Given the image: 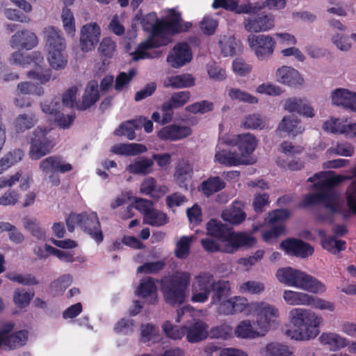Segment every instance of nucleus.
Masks as SVG:
<instances>
[{"label":"nucleus","instance_id":"nucleus-57","mask_svg":"<svg viewBox=\"0 0 356 356\" xmlns=\"http://www.w3.org/2000/svg\"><path fill=\"white\" fill-rule=\"evenodd\" d=\"M165 265V262L161 260L152 262H146L138 267L137 273L155 274L162 270L164 268Z\"/></svg>","mask_w":356,"mask_h":356},{"label":"nucleus","instance_id":"nucleus-62","mask_svg":"<svg viewBox=\"0 0 356 356\" xmlns=\"http://www.w3.org/2000/svg\"><path fill=\"white\" fill-rule=\"evenodd\" d=\"M17 91L19 93L26 95V94H35L40 96L43 94V88L34 83L25 81L21 82L17 85Z\"/></svg>","mask_w":356,"mask_h":356},{"label":"nucleus","instance_id":"nucleus-26","mask_svg":"<svg viewBox=\"0 0 356 356\" xmlns=\"http://www.w3.org/2000/svg\"><path fill=\"white\" fill-rule=\"evenodd\" d=\"M334 104L342 106L356 111V92H352L347 89L337 88L332 94Z\"/></svg>","mask_w":356,"mask_h":356},{"label":"nucleus","instance_id":"nucleus-37","mask_svg":"<svg viewBox=\"0 0 356 356\" xmlns=\"http://www.w3.org/2000/svg\"><path fill=\"white\" fill-rule=\"evenodd\" d=\"M242 206L241 202L234 201L230 210L222 213L223 219L232 225L241 223L246 218V213Z\"/></svg>","mask_w":356,"mask_h":356},{"label":"nucleus","instance_id":"nucleus-10","mask_svg":"<svg viewBox=\"0 0 356 356\" xmlns=\"http://www.w3.org/2000/svg\"><path fill=\"white\" fill-rule=\"evenodd\" d=\"M191 26V24L187 22L181 24V14L174 9L169 10L168 19L159 23L156 31L159 32L157 40L159 42H169L167 36L173 35L184 31H186Z\"/></svg>","mask_w":356,"mask_h":356},{"label":"nucleus","instance_id":"nucleus-23","mask_svg":"<svg viewBox=\"0 0 356 356\" xmlns=\"http://www.w3.org/2000/svg\"><path fill=\"white\" fill-rule=\"evenodd\" d=\"M40 106L44 113L49 114L54 118L55 122L59 127L63 129L70 127L75 119L74 115H65L64 113L59 111L57 107V103L54 104L51 102V104H47V102H44L42 103Z\"/></svg>","mask_w":356,"mask_h":356},{"label":"nucleus","instance_id":"nucleus-44","mask_svg":"<svg viewBox=\"0 0 356 356\" xmlns=\"http://www.w3.org/2000/svg\"><path fill=\"white\" fill-rule=\"evenodd\" d=\"M162 331L165 336L172 340H181L186 335V325L178 326L169 321L162 325Z\"/></svg>","mask_w":356,"mask_h":356},{"label":"nucleus","instance_id":"nucleus-54","mask_svg":"<svg viewBox=\"0 0 356 356\" xmlns=\"http://www.w3.org/2000/svg\"><path fill=\"white\" fill-rule=\"evenodd\" d=\"M356 177V170L354 171ZM346 204L350 213L356 215V181H353L346 191Z\"/></svg>","mask_w":356,"mask_h":356},{"label":"nucleus","instance_id":"nucleus-38","mask_svg":"<svg viewBox=\"0 0 356 356\" xmlns=\"http://www.w3.org/2000/svg\"><path fill=\"white\" fill-rule=\"evenodd\" d=\"M211 292L213 293L211 297V303L217 305L224 299L229 298L230 295V284L228 281L215 280L213 289H212Z\"/></svg>","mask_w":356,"mask_h":356},{"label":"nucleus","instance_id":"nucleus-45","mask_svg":"<svg viewBox=\"0 0 356 356\" xmlns=\"http://www.w3.org/2000/svg\"><path fill=\"white\" fill-rule=\"evenodd\" d=\"M38 120L35 115L21 114L14 121V127L17 132L21 133L35 126Z\"/></svg>","mask_w":356,"mask_h":356},{"label":"nucleus","instance_id":"nucleus-16","mask_svg":"<svg viewBox=\"0 0 356 356\" xmlns=\"http://www.w3.org/2000/svg\"><path fill=\"white\" fill-rule=\"evenodd\" d=\"M223 143L237 146L241 156L248 159L255 150L258 140L254 135L248 133L234 136L231 139L223 140Z\"/></svg>","mask_w":356,"mask_h":356},{"label":"nucleus","instance_id":"nucleus-60","mask_svg":"<svg viewBox=\"0 0 356 356\" xmlns=\"http://www.w3.org/2000/svg\"><path fill=\"white\" fill-rule=\"evenodd\" d=\"M285 227L283 225H273L269 230L264 231L262 233V238L264 241L272 243L276 241L278 236L284 235Z\"/></svg>","mask_w":356,"mask_h":356},{"label":"nucleus","instance_id":"nucleus-59","mask_svg":"<svg viewBox=\"0 0 356 356\" xmlns=\"http://www.w3.org/2000/svg\"><path fill=\"white\" fill-rule=\"evenodd\" d=\"M33 296V293H30L24 289L22 291L17 289L14 292L13 301L18 307L24 308L29 305Z\"/></svg>","mask_w":356,"mask_h":356},{"label":"nucleus","instance_id":"nucleus-4","mask_svg":"<svg viewBox=\"0 0 356 356\" xmlns=\"http://www.w3.org/2000/svg\"><path fill=\"white\" fill-rule=\"evenodd\" d=\"M191 280V273L182 270L162 278L160 284L165 302L172 307L184 303Z\"/></svg>","mask_w":356,"mask_h":356},{"label":"nucleus","instance_id":"nucleus-29","mask_svg":"<svg viewBox=\"0 0 356 356\" xmlns=\"http://www.w3.org/2000/svg\"><path fill=\"white\" fill-rule=\"evenodd\" d=\"M226 183L218 176H211L204 180L199 186V190L207 197L222 191Z\"/></svg>","mask_w":356,"mask_h":356},{"label":"nucleus","instance_id":"nucleus-7","mask_svg":"<svg viewBox=\"0 0 356 356\" xmlns=\"http://www.w3.org/2000/svg\"><path fill=\"white\" fill-rule=\"evenodd\" d=\"M46 33L49 65L55 70L63 69L67 63V58L63 54L65 49V39L61 36L60 31L54 27L47 28Z\"/></svg>","mask_w":356,"mask_h":356},{"label":"nucleus","instance_id":"nucleus-41","mask_svg":"<svg viewBox=\"0 0 356 356\" xmlns=\"http://www.w3.org/2000/svg\"><path fill=\"white\" fill-rule=\"evenodd\" d=\"M220 46L224 56H232L240 50L241 44L234 36L224 35L220 40Z\"/></svg>","mask_w":356,"mask_h":356},{"label":"nucleus","instance_id":"nucleus-50","mask_svg":"<svg viewBox=\"0 0 356 356\" xmlns=\"http://www.w3.org/2000/svg\"><path fill=\"white\" fill-rule=\"evenodd\" d=\"M6 277L12 282L24 286H35L39 284L38 280L32 274H17L15 273H8Z\"/></svg>","mask_w":356,"mask_h":356},{"label":"nucleus","instance_id":"nucleus-46","mask_svg":"<svg viewBox=\"0 0 356 356\" xmlns=\"http://www.w3.org/2000/svg\"><path fill=\"white\" fill-rule=\"evenodd\" d=\"M285 302L291 305H307L310 300V296L302 292L285 290L283 293Z\"/></svg>","mask_w":356,"mask_h":356},{"label":"nucleus","instance_id":"nucleus-48","mask_svg":"<svg viewBox=\"0 0 356 356\" xmlns=\"http://www.w3.org/2000/svg\"><path fill=\"white\" fill-rule=\"evenodd\" d=\"M138 128L136 120H128L122 122L114 131L118 136H126L129 140H134L136 138L135 130Z\"/></svg>","mask_w":356,"mask_h":356},{"label":"nucleus","instance_id":"nucleus-64","mask_svg":"<svg viewBox=\"0 0 356 356\" xmlns=\"http://www.w3.org/2000/svg\"><path fill=\"white\" fill-rule=\"evenodd\" d=\"M99 51L102 56L111 58L115 51V43L109 38L102 40L100 43Z\"/></svg>","mask_w":356,"mask_h":356},{"label":"nucleus","instance_id":"nucleus-28","mask_svg":"<svg viewBox=\"0 0 356 356\" xmlns=\"http://www.w3.org/2000/svg\"><path fill=\"white\" fill-rule=\"evenodd\" d=\"M157 289L156 280L152 277L143 279L138 285L136 293L137 296L141 298H150L149 304H154L157 301Z\"/></svg>","mask_w":356,"mask_h":356},{"label":"nucleus","instance_id":"nucleus-9","mask_svg":"<svg viewBox=\"0 0 356 356\" xmlns=\"http://www.w3.org/2000/svg\"><path fill=\"white\" fill-rule=\"evenodd\" d=\"M47 129L38 127L30 138L29 155L32 160H39L51 152L55 146L53 138L47 136Z\"/></svg>","mask_w":356,"mask_h":356},{"label":"nucleus","instance_id":"nucleus-12","mask_svg":"<svg viewBox=\"0 0 356 356\" xmlns=\"http://www.w3.org/2000/svg\"><path fill=\"white\" fill-rule=\"evenodd\" d=\"M39 168L44 174H49V181L54 186H58L60 183V178L54 174L68 172L72 170V166L70 163L65 162L61 156L54 155L42 159L40 162Z\"/></svg>","mask_w":356,"mask_h":356},{"label":"nucleus","instance_id":"nucleus-21","mask_svg":"<svg viewBox=\"0 0 356 356\" xmlns=\"http://www.w3.org/2000/svg\"><path fill=\"white\" fill-rule=\"evenodd\" d=\"M38 44L36 35L28 30L17 31L10 38V44L13 49L30 50Z\"/></svg>","mask_w":356,"mask_h":356},{"label":"nucleus","instance_id":"nucleus-22","mask_svg":"<svg viewBox=\"0 0 356 356\" xmlns=\"http://www.w3.org/2000/svg\"><path fill=\"white\" fill-rule=\"evenodd\" d=\"M215 160L218 163L229 167L250 163L248 159L243 158L238 152L220 150L218 146L216 147Z\"/></svg>","mask_w":356,"mask_h":356},{"label":"nucleus","instance_id":"nucleus-56","mask_svg":"<svg viewBox=\"0 0 356 356\" xmlns=\"http://www.w3.org/2000/svg\"><path fill=\"white\" fill-rule=\"evenodd\" d=\"M213 108V104L212 102H208L207 100H202L187 106L185 108V111L193 114H204L211 111Z\"/></svg>","mask_w":356,"mask_h":356},{"label":"nucleus","instance_id":"nucleus-58","mask_svg":"<svg viewBox=\"0 0 356 356\" xmlns=\"http://www.w3.org/2000/svg\"><path fill=\"white\" fill-rule=\"evenodd\" d=\"M228 95L232 100H238L250 104L257 102V99L255 97L238 88H230L228 91Z\"/></svg>","mask_w":356,"mask_h":356},{"label":"nucleus","instance_id":"nucleus-49","mask_svg":"<svg viewBox=\"0 0 356 356\" xmlns=\"http://www.w3.org/2000/svg\"><path fill=\"white\" fill-rule=\"evenodd\" d=\"M144 222L151 226L160 227L168 223L167 215L156 209H153L144 218Z\"/></svg>","mask_w":356,"mask_h":356},{"label":"nucleus","instance_id":"nucleus-2","mask_svg":"<svg viewBox=\"0 0 356 356\" xmlns=\"http://www.w3.org/2000/svg\"><path fill=\"white\" fill-rule=\"evenodd\" d=\"M293 327L285 331V334L296 340H308L315 338L319 333L318 326L322 318L310 310L293 309L290 312Z\"/></svg>","mask_w":356,"mask_h":356},{"label":"nucleus","instance_id":"nucleus-8","mask_svg":"<svg viewBox=\"0 0 356 356\" xmlns=\"http://www.w3.org/2000/svg\"><path fill=\"white\" fill-rule=\"evenodd\" d=\"M44 61V58L39 51H34L31 56H25L22 53L15 51L12 54L10 58V62L12 64L25 66L32 63H35L38 67L35 70L28 72L29 78L38 81L41 84L48 82L51 76V70L49 68L43 69L40 66V63Z\"/></svg>","mask_w":356,"mask_h":356},{"label":"nucleus","instance_id":"nucleus-39","mask_svg":"<svg viewBox=\"0 0 356 356\" xmlns=\"http://www.w3.org/2000/svg\"><path fill=\"white\" fill-rule=\"evenodd\" d=\"M191 98L189 91H180L175 92L170 99L163 103V109L164 111H171L173 108H179L185 105Z\"/></svg>","mask_w":356,"mask_h":356},{"label":"nucleus","instance_id":"nucleus-30","mask_svg":"<svg viewBox=\"0 0 356 356\" xmlns=\"http://www.w3.org/2000/svg\"><path fill=\"white\" fill-rule=\"evenodd\" d=\"M135 19L140 21V24L145 31L151 32L150 38L157 40L159 32L156 31V29L160 21H159L156 13H150L142 17L141 11H140L136 15Z\"/></svg>","mask_w":356,"mask_h":356},{"label":"nucleus","instance_id":"nucleus-61","mask_svg":"<svg viewBox=\"0 0 356 356\" xmlns=\"http://www.w3.org/2000/svg\"><path fill=\"white\" fill-rule=\"evenodd\" d=\"M61 17L65 31L70 35L73 34L75 32L74 18L67 6L63 9Z\"/></svg>","mask_w":356,"mask_h":356},{"label":"nucleus","instance_id":"nucleus-19","mask_svg":"<svg viewBox=\"0 0 356 356\" xmlns=\"http://www.w3.org/2000/svg\"><path fill=\"white\" fill-rule=\"evenodd\" d=\"M192 59V51L186 42L179 43L168 56V63L175 68H179L189 63Z\"/></svg>","mask_w":356,"mask_h":356},{"label":"nucleus","instance_id":"nucleus-42","mask_svg":"<svg viewBox=\"0 0 356 356\" xmlns=\"http://www.w3.org/2000/svg\"><path fill=\"white\" fill-rule=\"evenodd\" d=\"M319 340L321 343L329 345L334 350L348 346L347 339L335 333H323L320 336Z\"/></svg>","mask_w":356,"mask_h":356},{"label":"nucleus","instance_id":"nucleus-6","mask_svg":"<svg viewBox=\"0 0 356 356\" xmlns=\"http://www.w3.org/2000/svg\"><path fill=\"white\" fill-rule=\"evenodd\" d=\"M66 225L70 232H73L77 225L97 243L103 241V232L96 212H72L66 218Z\"/></svg>","mask_w":356,"mask_h":356},{"label":"nucleus","instance_id":"nucleus-18","mask_svg":"<svg viewBox=\"0 0 356 356\" xmlns=\"http://www.w3.org/2000/svg\"><path fill=\"white\" fill-rule=\"evenodd\" d=\"M192 133L190 127L172 124L163 127L157 136L162 140L177 141L190 136Z\"/></svg>","mask_w":356,"mask_h":356},{"label":"nucleus","instance_id":"nucleus-3","mask_svg":"<svg viewBox=\"0 0 356 356\" xmlns=\"http://www.w3.org/2000/svg\"><path fill=\"white\" fill-rule=\"evenodd\" d=\"M207 234L222 243H226L222 252L234 253L243 247H252L256 243L254 237L244 232H230L220 221L211 219L207 224Z\"/></svg>","mask_w":356,"mask_h":356},{"label":"nucleus","instance_id":"nucleus-15","mask_svg":"<svg viewBox=\"0 0 356 356\" xmlns=\"http://www.w3.org/2000/svg\"><path fill=\"white\" fill-rule=\"evenodd\" d=\"M245 29L250 33H259L270 30L274 27V17L264 12L250 15L244 19Z\"/></svg>","mask_w":356,"mask_h":356},{"label":"nucleus","instance_id":"nucleus-27","mask_svg":"<svg viewBox=\"0 0 356 356\" xmlns=\"http://www.w3.org/2000/svg\"><path fill=\"white\" fill-rule=\"evenodd\" d=\"M284 108L290 113L296 112L307 118L314 116L313 108L305 99L290 98L286 101Z\"/></svg>","mask_w":356,"mask_h":356},{"label":"nucleus","instance_id":"nucleus-31","mask_svg":"<svg viewBox=\"0 0 356 356\" xmlns=\"http://www.w3.org/2000/svg\"><path fill=\"white\" fill-rule=\"evenodd\" d=\"M99 99L98 83L96 81H90L87 85L85 93L83 96L82 103L79 106V109L83 111L90 108L95 104Z\"/></svg>","mask_w":356,"mask_h":356},{"label":"nucleus","instance_id":"nucleus-24","mask_svg":"<svg viewBox=\"0 0 356 356\" xmlns=\"http://www.w3.org/2000/svg\"><path fill=\"white\" fill-rule=\"evenodd\" d=\"M277 81L289 86L302 85L304 80L299 72L289 66H282L276 72Z\"/></svg>","mask_w":356,"mask_h":356},{"label":"nucleus","instance_id":"nucleus-20","mask_svg":"<svg viewBox=\"0 0 356 356\" xmlns=\"http://www.w3.org/2000/svg\"><path fill=\"white\" fill-rule=\"evenodd\" d=\"M101 31L97 24H88L81 29L80 43L83 51H88L95 48L99 41Z\"/></svg>","mask_w":356,"mask_h":356},{"label":"nucleus","instance_id":"nucleus-63","mask_svg":"<svg viewBox=\"0 0 356 356\" xmlns=\"http://www.w3.org/2000/svg\"><path fill=\"white\" fill-rule=\"evenodd\" d=\"M192 171V168L188 162L179 163L176 167L175 177L177 181L184 183Z\"/></svg>","mask_w":356,"mask_h":356},{"label":"nucleus","instance_id":"nucleus-32","mask_svg":"<svg viewBox=\"0 0 356 356\" xmlns=\"http://www.w3.org/2000/svg\"><path fill=\"white\" fill-rule=\"evenodd\" d=\"M300 120L298 116L291 115L284 117L278 126L280 131L286 132L289 135L296 136L301 134L304 129L300 126Z\"/></svg>","mask_w":356,"mask_h":356},{"label":"nucleus","instance_id":"nucleus-1","mask_svg":"<svg viewBox=\"0 0 356 356\" xmlns=\"http://www.w3.org/2000/svg\"><path fill=\"white\" fill-rule=\"evenodd\" d=\"M346 177L342 175H334L320 179L314 184V188L318 191L316 193H309L304 196L300 203V207L323 204L324 207L332 214H342L344 218L348 217V211H343L339 202V194L334 187L343 182Z\"/></svg>","mask_w":356,"mask_h":356},{"label":"nucleus","instance_id":"nucleus-43","mask_svg":"<svg viewBox=\"0 0 356 356\" xmlns=\"http://www.w3.org/2000/svg\"><path fill=\"white\" fill-rule=\"evenodd\" d=\"M152 159L142 157L127 166V170L134 175H147L150 172V168L153 166Z\"/></svg>","mask_w":356,"mask_h":356},{"label":"nucleus","instance_id":"nucleus-11","mask_svg":"<svg viewBox=\"0 0 356 356\" xmlns=\"http://www.w3.org/2000/svg\"><path fill=\"white\" fill-rule=\"evenodd\" d=\"M215 278L208 272H201L194 277L191 286V301L193 302H206L214 286Z\"/></svg>","mask_w":356,"mask_h":356},{"label":"nucleus","instance_id":"nucleus-53","mask_svg":"<svg viewBox=\"0 0 356 356\" xmlns=\"http://www.w3.org/2000/svg\"><path fill=\"white\" fill-rule=\"evenodd\" d=\"M266 356H293L286 346L278 343H270L266 346Z\"/></svg>","mask_w":356,"mask_h":356},{"label":"nucleus","instance_id":"nucleus-34","mask_svg":"<svg viewBox=\"0 0 356 356\" xmlns=\"http://www.w3.org/2000/svg\"><path fill=\"white\" fill-rule=\"evenodd\" d=\"M167 44V41L159 42L158 40H154V38H149L146 42H142L138 46L135 51L132 54L133 59L134 60H139L141 59L151 58L150 54L147 52V50L166 45Z\"/></svg>","mask_w":356,"mask_h":356},{"label":"nucleus","instance_id":"nucleus-14","mask_svg":"<svg viewBox=\"0 0 356 356\" xmlns=\"http://www.w3.org/2000/svg\"><path fill=\"white\" fill-rule=\"evenodd\" d=\"M248 41L250 48L260 60L268 58L274 52L276 42L270 35H250L248 38Z\"/></svg>","mask_w":356,"mask_h":356},{"label":"nucleus","instance_id":"nucleus-17","mask_svg":"<svg viewBox=\"0 0 356 356\" xmlns=\"http://www.w3.org/2000/svg\"><path fill=\"white\" fill-rule=\"evenodd\" d=\"M280 248L288 254L306 258L313 254L314 249L309 243L297 238H287L280 243Z\"/></svg>","mask_w":356,"mask_h":356},{"label":"nucleus","instance_id":"nucleus-55","mask_svg":"<svg viewBox=\"0 0 356 356\" xmlns=\"http://www.w3.org/2000/svg\"><path fill=\"white\" fill-rule=\"evenodd\" d=\"M136 70L134 68L130 69L127 74L124 72H120L115 79V90L117 91L122 90L136 75Z\"/></svg>","mask_w":356,"mask_h":356},{"label":"nucleus","instance_id":"nucleus-5","mask_svg":"<svg viewBox=\"0 0 356 356\" xmlns=\"http://www.w3.org/2000/svg\"><path fill=\"white\" fill-rule=\"evenodd\" d=\"M278 281L288 286H293L313 293H322L326 287L323 283L305 272L285 267L276 272Z\"/></svg>","mask_w":356,"mask_h":356},{"label":"nucleus","instance_id":"nucleus-25","mask_svg":"<svg viewBox=\"0 0 356 356\" xmlns=\"http://www.w3.org/2000/svg\"><path fill=\"white\" fill-rule=\"evenodd\" d=\"M208 336V325L202 321H196L189 326H186V340L189 343H197Z\"/></svg>","mask_w":356,"mask_h":356},{"label":"nucleus","instance_id":"nucleus-33","mask_svg":"<svg viewBox=\"0 0 356 356\" xmlns=\"http://www.w3.org/2000/svg\"><path fill=\"white\" fill-rule=\"evenodd\" d=\"M145 145L140 143H121L112 147L111 152L123 156H135L147 152Z\"/></svg>","mask_w":356,"mask_h":356},{"label":"nucleus","instance_id":"nucleus-35","mask_svg":"<svg viewBox=\"0 0 356 356\" xmlns=\"http://www.w3.org/2000/svg\"><path fill=\"white\" fill-rule=\"evenodd\" d=\"M318 235L321 238L322 247L327 251L335 253L346 249V242L344 241L337 240L333 236H327L322 230L319 231Z\"/></svg>","mask_w":356,"mask_h":356},{"label":"nucleus","instance_id":"nucleus-47","mask_svg":"<svg viewBox=\"0 0 356 356\" xmlns=\"http://www.w3.org/2000/svg\"><path fill=\"white\" fill-rule=\"evenodd\" d=\"M235 334L242 339H254L259 336V332L253 329L250 321H241L235 328Z\"/></svg>","mask_w":356,"mask_h":356},{"label":"nucleus","instance_id":"nucleus-51","mask_svg":"<svg viewBox=\"0 0 356 356\" xmlns=\"http://www.w3.org/2000/svg\"><path fill=\"white\" fill-rule=\"evenodd\" d=\"M192 238L186 236H183L176 243L175 250V256L179 259H186L190 252L191 243Z\"/></svg>","mask_w":356,"mask_h":356},{"label":"nucleus","instance_id":"nucleus-40","mask_svg":"<svg viewBox=\"0 0 356 356\" xmlns=\"http://www.w3.org/2000/svg\"><path fill=\"white\" fill-rule=\"evenodd\" d=\"M163 85L165 88H188L195 85V79L192 75L186 74L168 77Z\"/></svg>","mask_w":356,"mask_h":356},{"label":"nucleus","instance_id":"nucleus-52","mask_svg":"<svg viewBox=\"0 0 356 356\" xmlns=\"http://www.w3.org/2000/svg\"><path fill=\"white\" fill-rule=\"evenodd\" d=\"M264 290V284L257 281H247L239 286V291L242 293L260 294Z\"/></svg>","mask_w":356,"mask_h":356},{"label":"nucleus","instance_id":"nucleus-13","mask_svg":"<svg viewBox=\"0 0 356 356\" xmlns=\"http://www.w3.org/2000/svg\"><path fill=\"white\" fill-rule=\"evenodd\" d=\"M257 312L256 323L262 332H267L275 327L277 318L279 316L277 309L265 302L252 303L251 305Z\"/></svg>","mask_w":356,"mask_h":356},{"label":"nucleus","instance_id":"nucleus-36","mask_svg":"<svg viewBox=\"0 0 356 356\" xmlns=\"http://www.w3.org/2000/svg\"><path fill=\"white\" fill-rule=\"evenodd\" d=\"M29 337V332L22 330L12 333L2 342V346L8 347L10 350H14L24 346Z\"/></svg>","mask_w":356,"mask_h":356}]
</instances>
